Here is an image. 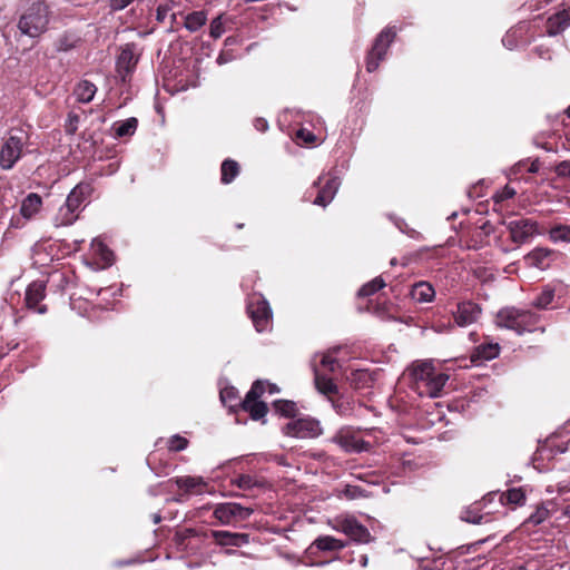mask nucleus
<instances>
[{
	"instance_id": "33",
	"label": "nucleus",
	"mask_w": 570,
	"mask_h": 570,
	"mask_svg": "<svg viewBox=\"0 0 570 570\" xmlns=\"http://www.w3.org/2000/svg\"><path fill=\"white\" fill-rule=\"evenodd\" d=\"M315 385L316 389L322 394H336L338 392L337 385L333 382L332 379H328L326 376H322L320 374H315Z\"/></svg>"
},
{
	"instance_id": "49",
	"label": "nucleus",
	"mask_w": 570,
	"mask_h": 570,
	"mask_svg": "<svg viewBox=\"0 0 570 570\" xmlns=\"http://www.w3.org/2000/svg\"><path fill=\"white\" fill-rule=\"evenodd\" d=\"M267 381L257 380L252 384V390L255 392V399H259L265 391H267Z\"/></svg>"
},
{
	"instance_id": "59",
	"label": "nucleus",
	"mask_w": 570,
	"mask_h": 570,
	"mask_svg": "<svg viewBox=\"0 0 570 570\" xmlns=\"http://www.w3.org/2000/svg\"><path fill=\"white\" fill-rule=\"evenodd\" d=\"M481 519L482 517H478V518H473V519H470V517H462V520L466 521V522H470V523H480L481 522Z\"/></svg>"
},
{
	"instance_id": "34",
	"label": "nucleus",
	"mask_w": 570,
	"mask_h": 570,
	"mask_svg": "<svg viewBox=\"0 0 570 570\" xmlns=\"http://www.w3.org/2000/svg\"><path fill=\"white\" fill-rule=\"evenodd\" d=\"M91 248L96 255H98L106 265H111L114 262L112 252L99 239H94L91 243Z\"/></svg>"
},
{
	"instance_id": "16",
	"label": "nucleus",
	"mask_w": 570,
	"mask_h": 570,
	"mask_svg": "<svg viewBox=\"0 0 570 570\" xmlns=\"http://www.w3.org/2000/svg\"><path fill=\"white\" fill-rule=\"evenodd\" d=\"M434 367L431 362H421L413 364L411 368V376L415 389L421 392L424 387V383H428L431 375L434 373Z\"/></svg>"
},
{
	"instance_id": "17",
	"label": "nucleus",
	"mask_w": 570,
	"mask_h": 570,
	"mask_svg": "<svg viewBox=\"0 0 570 570\" xmlns=\"http://www.w3.org/2000/svg\"><path fill=\"white\" fill-rule=\"evenodd\" d=\"M554 254L549 248L538 247L524 256V261L529 266L546 269L550 265V258Z\"/></svg>"
},
{
	"instance_id": "37",
	"label": "nucleus",
	"mask_w": 570,
	"mask_h": 570,
	"mask_svg": "<svg viewBox=\"0 0 570 570\" xmlns=\"http://www.w3.org/2000/svg\"><path fill=\"white\" fill-rule=\"evenodd\" d=\"M554 289L547 286L543 291L535 297L532 305L537 308L544 309L547 308L553 301Z\"/></svg>"
},
{
	"instance_id": "42",
	"label": "nucleus",
	"mask_w": 570,
	"mask_h": 570,
	"mask_svg": "<svg viewBox=\"0 0 570 570\" xmlns=\"http://www.w3.org/2000/svg\"><path fill=\"white\" fill-rule=\"evenodd\" d=\"M550 511L546 504L537 507L535 511L527 519L525 523L538 525L549 518Z\"/></svg>"
},
{
	"instance_id": "23",
	"label": "nucleus",
	"mask_w": 570,
	"mask_h": 570,
	"mask_svg": "<svg viewBox=\"0 0 570 570\" xmlns=\"http://www.w3.org/2000/svg\"><path fill=\"white\" fill-rule=\"evenodd\" d=\"M41 206V197L36 193H31L22 200L20 213L26 219H30L40 210Z\"/></svg>"
},
{
	"instance_id": "31",
	"label": "nucleus",
	"mask_w": 570,
	"mask_h": 570,
	"mask_svg": "<svg viewBox=\"0 0 570 570\" xmlns=\"http://www.w3.org/2000/svg\"><path fill=\"white\" fill-rule=\"evenodd\" d=\"M207 21V16L204 11H194L185 17V28L190 32L199 30Z\"/></svg>"
},
{
	"instance_id": "55",
	"label": "nucleus",
	"mask_w": 570,
	"mask_h": 570,
	"mask_svg": "<svg viewBox=\"0 0 570 570\" xmlns=\"http://www.w3.org/2000/svg\"><path fill=\"white\" fill-rule=\"evenodd\" d=\"M78 120H79V117L77 115L70 117V122L68 125V131L70 134L76 131Z\"/></svg>"
},
{
	"instance_id": "53",
	"label": "nucleus",
	"mask_w": 570,
	"mask_h": 570,
	"mask_svg": "<svg viewBox=\"0 0 570 570\" xmlns=\"http://www.w3.org/2000/svg\"><path fill=\"white\" fill-rule=\"evenodd\" d=\"M321 363H322V365L328 367L331 371H334V365L336 364V360L330 355H324Z\"/></svg>"
},
{
	"instance_id": "43",
	"label": "nucleus",
	"mask_w": 570,
	"mask_h": 570,
	"mask_svg": "<svg viewBox=\"0 0 570 570\" xmlns=\"http://www.w3.org/2000/svg\"><path fill=\"white\" fill-rule=\"evenodd\" d=\"M342 493L348 500H355L358 498L367 497L366 491L363 488H361L358 485H351V484L345 485Z\"/></svg>"
},
{
	"instance_id": "46",
	"label": "nucleus",
	"mask_w": 570,
	"mask_h": 570,
	"mask_svg": "<svg viewBox=\"0 0 570 570\" xmlns=\"http://www.w3.org/2000/svg\"><path fill=\"white\" fill-rule=\"evenodd\" d=\"M209 33L214 39H218L224 33V27H223V21H222L220 16L216 17L210 22Z\"/></svg>"
},
{
	"instance_id": "38",
	"label": "nucleus",
	"mask_w": 570,
	"mask_h": 570,
	"mask_svg": "<svg viewBox=\"0 0 570 570\" xmlns=\"http://www.w3.org/2000/svg\"><path fill=\"white\" fill-rule=\"evenodd\" d=\"M385 286V282L382 277H375L371 282L363 285L358 291L360 297H367L376 293L379 289Z\"/></svg>"
},
{
	"instance_id": "4",
	"label": "nucleus",
	"mask_w": 570,
	"mask_h": 570,
	"mask_svg": "<svg viewBox=\"0 0 570 570\" xmlns=\"http://www.w3.org/2000/svg\"><path fill=\"white\" fill-rule=\"evenodd\" d=\"M26 138L22 132L10 135L3 139L0 148V167L4 170L11 169L21 158Z\"/></svg>"
},
{
	"instance_id": "22",
	"label": "nucleus",
	"mask_w": 570,
	"mask_h": 570,
	"mask_svg": "<svg viewBox=\"0 0 570 570\" xmlns=\"http://www.w3.org/2000/svg\"><path fill=\"white\" fill-rule=\"evenodd\" d=\"M500 346L499 344H481L475 347L474 352L471 355V361L473 363H480L483 361H490L495 358L499 355Z\"/></svg>"
},
{
	"instance_id": "20",
	"label": "nucleus",
	"mask_w": 570,
	"mask_h": 570,
	"mask_svg": "<svg viewBox=\"0 0 570 570\" xmlns=\"http://www.w3.org/2000/svg\"><path fill=\"white\" fill-rule=\"evenodd\" d=\"M46 296V285L43 282L36 281L31 283L26 291V305L28 308H35Z\"/></svg>"
},
{
	"instance_id": "41",
	"label": "nucleus",
	"mask_w": 570,
	"mask_h": 570,
	"mask_svg": "<svg viewBox=\"0 0 570 570\" xmlns=\"http://www.w3.org/2000/svg\"><path fill=\"white\" fill-rule=\"evenodd\" d=\"M178 1L177 0H166L165 2L160 3L158 7H157V11H156V19L159 21V22H163L165 21L166 17L169 14H171V12L175 11L176 9V6H177Z\"/></svg>"
},
{
	"instance_id": "7",
	"label": "nucleus",
	"mask_w": 570,
	"mask_h": 570,
	"mask_svg": "<svg viewBox=\"0 0 570 570\" xmlns=\"http://www.w3.org/2000/svg\"><path fill=\"white\" fill-rule=\"evenodd\" d=\"M507 229L510 232L511 240L518 245L525 244L539 233L538 223L529 218H521L510 220L508 223L502 222Z\"/></svg>"
},
{
	"instance_id": "27",
	"label": "nucleus",
	"mask_w": 570,
	"mask_h": 570,
	"mask_svg": "<svg viewBox=\"0 0 570 570\" xmlns=\"http://www.w3.org/2000/svg\"><path fill=\"white\" fill-rule=\"evenodd\" d=\"M96 91L97 87L92 82L88 80H82L76 86L73 95L76 96L79 102L87 104L92 100Z\"/></svg>"
},
{
	"instance_id": "12",
	"label": "nucleus",
	"mask_w": 570,
	"mask_h": 570,
	"mask_svg": "<svg viewBox=\"0 0 570 570\" xmlns=\"http://www.w3.org/2000/svg\"><path fill=\"white\" fill-rule=\"evenodd\" d=\"M273 312L268 302L259 296L256 308L252 309V323L257 332L271 331L273 326Z\"/></svg>"
},
{
	"instance_id": "28",
	"label": "nucleus",
	"mask_w": 570,
	"mask_h": 570,
	"mask_svg": "<svg viewBox=\"0 0 570 570\" xmlns=\"http://www.w3.org/2000/svg\"><path fill=\"white\" fill-rule=\"evenodd\" d=\"M347 380L351 385L357 390L371 386L374 381L372 373L367 370L353 371Z\"/></svg>"
},
{
	"instance_id": "56",
	"label": "nucleus",
	"mask_w": 570,
	"mask_h": 570,
	"mask_svg": "<svg viewBox=\"0 0 570 570\" xmlns=\"http://www.w3.org/2000/svg\"><path fill=\"white\" fill-rule=\"evenodd\" d=\"M481 229L487 234V235H490L491 233L494 232V228L492 226V224L487 220L483 223V225L481 226Z\"/></svg>"
},
{
	"instance_id": "14",
	"label": "nucleus",
	"mask_w": 570,
	"mask_h": 570,
	"mask_svg": "<svg viewBox=\"0 0 570 570\" xmlns=\"http://www.w3.org/2000/svg\"><path fill=\"white\" fill-rule=\"evenodd\" d=\"M138 58L131 45H127L120 52L117 60V69L124 81L136 67Z\"/></svg>"
},
{
	"instance_id": "61",
	"label": "nucleus",
	"mask_w": 570,
	"mask_h": 570,
	"mask_svg": "<svg viewBox=\"0 0 570 570\" xmlns=\"http://www.w3.org/2000/svg\"><path fill=\"white\" fill-rule=\"evenodd\" d=\"M153 520H154V523H155V524L159 523V522H160V520H161L160 514H154Z\"/></svg>"
},
{
	"instance_id": "21",
	"label": "nucleus",
	"mask_w": 570,
	"mask_h": 570,
	"mask_svg": "<svg viewBox=\"0 0 570 570\" xmlns=\"http://www.w3.org/2000/svg\"><path fill=\"white\" fill-rule=\"evenodd\" d=\"M570 26V17L566 11L558 12L547 20V32L557 36Z\"/></svg>"
},
{
	"instance_id": "26",
	"label": "nucleus",
	"mask_w": 570,
	"mask_h": 570,
	"mask_svg": "<svg viewBox=\"0 0 570 570\" xmlns=\"http://www.w3.org/2000/svg\"><path fill=\"white\" fill-rule=\"evenodd\" d=\"M411 295L420 303H428L433 299L435 291L429 283L419 282L413 286Z\"/></svg>"
},
{
	"instance_id": "9",
	"label": "nucleus",
	"mask_w": 570,
	"mask_h": 570,
	"mask_svg": "<svg viewBox=\"0 0 570 570\" xmlns=\"http://www.w3.org/2000/svg\"><path fill=\"white\" fill-rule=\"evenodd\" d=\"M332 441L341 446L347 453H361L368 451L370 443L365 442L346 429H341L333 438Z\"/></svg>"
},
{
	"instance_id": "2",
	"label": "nucleus",
	"mask_w": 570,
	"mask_h": 570,
	"mask_svg": "<svg viewBox=\"0 0 570 570\" xmlns=\"http://www.w3.org/2000/svg\"><path fill=\"white\" fill-rule=\"evenodd\" d=\"M538 322L539 316L535 313L515 307L502 308L497 315L499 326L512 330L519 335L532 332Z\"/></svg>"
},
{
	"instance_id": "63",
	"label": "nucleus",
	"mask_w": 570,
	"mask_h": 570,
	"mask_svg": "<svg viewBox=\"0 0 570 570\" xmlns=\"http://www.w3.org/2000/svg\"><path fill=\"white\" fill-rule=\"evenodd\" d=\"M176 18H177V12H176V11L171 12V14H170L171 26H173V24H174V22L176 21Z\"/></svg>"
},
{
	"instance_id": "15",
	"label": "nucleus",
	"mask_w": 570,
	"mask_h": 570,
	"mask_svg": "<svg viewBox=\"0 0 570 570\" xmlns=\"http://www.w3.org/2000/svg\"><path fill=\"white\" fill-rule=\"evenodd\" d=\"M346 547V543L331 535H320L308 547L309 554H316L318 551L334 552Z\"/></svg>"
},
{
	"instance_id": "18",
	"label": "nucleus",
	"mask_w": 570,
	"mask_h": 570,
	"mask_svg": "<svg viewBox=\"0 0 570 570\" xmlns=\"http://www.w3.org/2000/svg\"><path fill=\"white\" fill-rule=\"evenodd\" d=\"M90 187L86 184L77 185L68 195L65 205L79 215L80 207L89 195Z\"/></svg>"
},
{
	"instance_id": "13",
	"label": "nucleus",
	"mask_w": 570,
	"mask_h": 570,
	"mask_svg": "<svg viewBox=\"0 0 570 570\" xmlns=\"http://www.w3.org/2000/svg\"><path fill=\"white\" fill-rule=\"evenodd\" d=\"M481 314V307L473 302H461L453 312L454 321L459 326H468L478 321Z\"/></svg>"
},
{
	"instance_id": "54",
	"label": "nucleus",
	"mask_w": 570,
	"mask_h": 570,
	"mask_svg": "<svg viewBox=\"0 0 570 570\" xmlns=\"http://www.w3.org/2000/svg\"><path fill=\"white\" fill-rule=\"evenodd\" d=\"M255 128L262 132H264L268 128V124L263 118H257L255 120Z\"/></svg>"
},
{
	"instance_id": "1",
	"label": "nucleus",
	"mask_w": 570,
	"mask_h": 570,
	"mask_svg": "<svg viewBox=\"0 0 570 570\" xmlns=\"http://www.w3.org/2000/svg\"><path fill=\"white\" fill-rule=\"evenodd\" d=\"M49 20V6L45 1H36L20 16L18 29L22 35L36 38L47 30Z\"/></svg>"
},
{
	"instance_id": "48",
	"label": "nucleus",
	"mask_w": 570,
	"mask_h": 570,
	"mask_svg": "<svg viewBox=\"0 0 570 570\" xmlns=\"http://www.w3.org/2000/svg\"><path fill=\"white\" fill-rule=\"evenodd\" d=\"M296 137L298 139H302L305 144H308V145L313 144L316 140V136L313 132H311L304 128L297 130Z\"/></svg>"
},
{
	"instance_id": "44",
	"label": "nucleus",
	"mask_w": 570,
	"mask_h": 570,
	"mask_svg": "<svg viewBox=\"0 0 570 570\" xmlns=\"http://www.w3.org/2000/svg\"><path fill=\"white\" fill-rule=\"evenodd\" d=\"M76 39L71 35H63L56 41V49L58 51H68L73 48Z\"/></svg>"
},
{
	"instance_id": "47",
	"label": "nucleus",
	"mask_w": 570,
	"mask_h": 570,
	"mask_svg": "<svg viewBox=\"0 0 570 570\" xmlns=\"http://www.w3.org/2000/svg\"><path fill=\"white\" fill-rule=\"evenodd\" d=\"M554 171L560 177H570V160H563L559 163L556 166Z\"/></svg>"
},
{
	"instance_id": "19",
	"label": "nucleus",
	"mask_w": 570,
	"mask_h": 570,
	"mask_svg": "<svg viewBox=\"0 0 570 570\" xmlns=\"http://www.w3.org/2000/svg\"><path fill=\"white\" fill-rule=\"evenodd\" d=\"M449 376L443 373H434L429 379L428 383H424V387L421 390V395H428L430 397H438L443 386L445 385Z\"/></svg>"
},
{
	"instance_id": "32",
	"label": "nucleus",
	"mask_w": 570,
	"mask_h": 570,
	"mask_svg": "<svg viewBox=\"0 0 570 570\" xmlns=\"http://www.w3.org/2000/svg\"><path fill=\"white\" fill-rule=\"evenodd\" d=\"M239 174V166L232 159L223 161L220 167V180L223 184H229Z\"/></svg>"
},
{
	"instance_id": "6",
	"label": "nucleus",
	"mask_w": 570,
	"mask_h": 570,
	"mask_svg": "<svg viewBox=\"0 0 570 570\" xmlns=\"http://www.w3.org/2000/svg\"><path fill=\"white\" fill-rule=\"evenodd\" d=\"M238 392L234 386L223 385L220 383V401L222 403L229 409L230 412L236 415V423L245 424L247 417H240V413H247L249 411V391L245 394L244 399L240 402L238 400Z\"/></svg>"
},
{
	"instance_id": "25",
	"label": "nucleus",
	"mask_w": 570,
	"mask_h": 570,
	"mask_svg": "<svg viewBox=\"0 0 570 570\" xmlns=\"http://www.w3.org/2000/svg\"><path fill=\"white\" fill-rule=\"evenodd\" d=\"M213 537L222 546H227V544L240 546V544L247 542L248 535L246 533H232L228 531H215V532H213Z\"/></svg>"
},
{
	"instance_id": "5",
	"label": "nucleus",
	"mask_w": 570,
	"mask_h": 570,
	"mask_svg": "<svg viewBox=\"0 0 570 570\" xmlns=\"http://www.w3.org/2000/svg\"><path fill=\"white\" fill-rule=\"evenodd\" d=\"M395 36L396 32L392 28H385L377 35L366 57V70L368 72H373L379 68L380 61L384 58Z\"/></svg>"
},
{
	"instance_id": "45",
	"label": "nucleus",
	"mask_w": 570,
	"mask_h": 570,
	"mask_svg": "<svg viewBox=\"0 0 570 570\" xmlns=\"http://www.w3.org/2000/svg\"><path fill=\"white\" fill-rule=\"evenodd\" d=\"M188 441L187 439L180 435H174L168 441V448L171 451H183L187 448Z\"/></svg>"
},
{
	"instance_id": "62",
	"label": "nucleus",
	"mask_w": 570,
	"mask_h": 570,
	"mask_svg": "<svg viewBox=\"0 0 570 570\" xmlns=\"http://www.w3.org/2000/svg\"><path fill=\"white\" fill-rule=\"evenodd\" d=\"M37 312H38L39 314H45V313L47 312V307H46L45 305H42V306H40V307H38V308H37Z\"/></svg>"
},
{
	"instance_id": "10",
	"label": "nucleus",
	"mask_w": 570,
	"mask_h": 570,
	"mask_svg": "<svg viewBox=\"0 0 570 570\" xmlns=\"http://www.w3.org/2000/svg\"><path fill=\"white\" fill-rule=\"evenodd\" d=\"M214 515L222 523H230L245 520L249 515V509L235 502H226L215 507Z\"/></svg>"
},
{
	"instance_id": "60",
	"label": "nucleus",
	"mask_w": 570,
	"mask_h": 570,
	"mask_svg": "<svg viewBox=\"0 0 570 570\" xmlns=\"http://www.w3.org/2000/svg\"><path fill=\"white\" fill-rule=\"evenodd\" d=\"M563 515L570 520V504L563 509Z\"/></svg>"
},
{
	"instance_id": "64",
	"label": "nucleus",
	"mask_w": 570,
	"mask_h": 570,
	"mask_svg": "<svg viewBox=\"0 0 570 570\" xmlns=\"http://www.w3.org/2000/svg\"><path fill=\"white\" fill-rule=\"evenodd\" d=\"M248 482L247 478L246 476H242L240 478V485L242 487H245V484Z\"/></svg>"
},
{
	"instance_id": "30",
	"label": "nucleus",
	"mask_w": 570,
	"mask_h": 570,
	"mask_svg": "<svg viewBox=\"0 0 570 570\" xmlns=\"http://www.w3.org/2000/svg\"><path fill=\"white\" fill-rule=\"evenodd\" d=\"M77 218L78 214L63 204L56 214L53 224L56 227L69 226L72 225Z\"/></svg>"
},
{
	"instance_id": "39",
	"label": "nucleus",
	"mask_w": 570,
	"mask_h": 570,
	"mask_svg": "<svg viewBox=\"0 0 570 570\" xmlns=\"http://www.w3.org/2000/svg\"><path fill=\"white\" fill-rule=\"evenodd\" d=\"M501 500H505L511 504L522 505L525 501V494L521 488H513L502 493Z\"/></svg>"
},
{
	"instance_id": "51",
	"label": "nucleus",
	"mask_w": 570,
	"mask_h": 570,
	"mask_svg": "<svg viewBox=\"0 0 570 570\" xmlns=\"http://www.w3.org/2000/svg\"><path fill=\"white\" fill-rule=\"evenodd\" d=\"M515 196V190L509 185L504 186L502 191L498 195V202H503Z\"/></svg>"
},
{
	"instance_id": "36",
	"label": "nucleus",
	"mask_w": 570,
	"mask_h": 570,
	"mask_svg": "<svg viewBox=\"0 0 570 570\" xmlns=\"http://www.w3.org/2000/svg\"><path fill=\"white\" fill-rule=\"evenodd\" d=\"M137 119L131 117L124 121L116 124L115 131L118 137L131 136L137 128Z\"/></svg>"
},
{
	"instance_id": "11",
	"label": "nucleus",
	"mask_w": 570,
	"mask_h": 570,
	"mask_svg": "<svg viewBox=\"0 0 570 570\" xmlns=\"http://www.w3.org/2000/svg\"><path fill=\"white\" fill-rule=\"evenodd\" d=\"M323 177L320 176L317 180L313 183L314 188H318V194L316 198L313 200L314 205L326 207L335 197L341 180L338 177L333 176L328 178L324 185H322Z\"/></svg>"
},
{
	"instance_id": "52",
	"label": "nucleus",
	"mask_w": 570,
	"mask_h": 570,
	"mask_svg": "<svg viewBox=\"0 0 570 570\" xmlns=\"http://www.w3.org/2000/svg\"><path fill=\"white\" fill-rule=\"evenodd\" d=\"M134 0H110V7L112 10L118 11L125 9Z\"/></svg>"
},
{
	"instance_id": "24",
	"label": "nucleus",
	"mask_w": 570,
	"mask_h": 570,
	"mask_svg": "<svg viewBox=\"0 0 570 570\" xmlns=\"http://www.w3.org/2000/svg\"><path fill=\"white\" fill-rule=\"evenodd\" d=\"M175 483L187 493H199L205 485L204 479L199 476L176 478Z\"/></svg>"
},
{
	"instance_id": "35",
	"label": "nucleus",
	"mask_w": 570,
	"mask_h": 570,
	"mask_svg": "<svg viewBox=\"0 0 570 570\" xmlns=\"http://www.w3.org/2000/svg\"><path fill=\"white\" fill-rule=\"evenodd\" d=\"M268 411L267 403L255 399V392L252 390V420L257 421L264 419Z\"/></svg>"
},
{
	"instance_id": "3",
	"label": "nucleus",
	"mask_w": 570,
	"mask_h": 570,
	"mask_svg": "<svg viewBox=\"0 0 570 570\" xmlns=\"http://www.w3.org/2000/svg\"><path fill=\"white\" fill-rule=\"evenodd\" d=\"M286 436L297 439H314L322 434V428L317 420L304 416L289 421L282 428Z\"/></svg>"
},
{
	"instance_id": "8",
	"label": "nucleus",
	"mask_w": 570,
	"mask_h": 570,
	"mask_svg": "<svg viewBox=\"0 0 570 570\" xmlns=\"http://www.w3.org/2000/svg\"><path fill=\"white\" fill-rule=\"evenodd\" d=\"M336 529L356 543H370L374 540L368 529L353 517L337 521Z\"/></svg>"
},
{
	"instance_id": "29",
	"label": "nucleus",
	"mask_w": 570,
	"mask_h": 570,
	"mask_svg": "<svg viewBox=\"0 0 570 570\" xmlns=\"http://www.w3.org/2000/svg\"><path fill=\"white\" fill-rule=\"evenodd\" d=\"M273 407L276 413L285 417L294 420L298 415V406L291 400H276L273 402Z\"/></svg>"
},
{
	"instance_id": "40",
	"label": "nucleus",
	"mask_w": 570,
	"mask_h": 570,
	"mask_svg": "<svg viewBox=\"0 0 570 570\" xmlns=\"http://www.w3.org/2000/svg\"><path fill=\"white\" fill-rule=\"evenodd\" d=\"M553 242H570V225H557L550 229Z\"/></svg>"
},
{
	"instance_id": "50",
	"label": "nucleus",
	"mask_w": 570,
	"mask_h": 570,
	"mask_svg": "<svg viewBox=\"0 0 570 570\" xmlns=\"http://www.w3.org/2000/svg\"><path fill=\"white\" fill-rule=\"evenodd\" d=\"M333 407L341 415H347L351 411L350 404L340 400L333 401Z\"/></svg>"
},
{
	"instance_id": "58",
	"label": "nucleus",
	"mask_w": 570,
	"mask_h": 570,
	"mask_svg": "<svg viewBox=\"0 0 570 570\" xmlns=\"http://www.w3.org/2000/svg\"><path fill=\"white\" fill-rule=\"evenodd\" d=\"M539 168H540V164H539V161H538V160H534V161L530 165V167H529L528 171H529V173H531V174H535V173H538V171H539Z\"/></svg>"
},
{
	"instance_id": "57",
	"label": "nucleus",
	"mask_w": 570,
	"mask_h": 570,
	"mask_svg": "<svg viewBox=\"0 0 570 570\" xmlns=\"http://www.w3.org/2000/svg\"><path fill=\"white\" fill-rule=\"evenodd\" d=\"M266 386L269 394H275L279 392V387L276 384L269 383L268 381Z\"/></svg>"
}]
</instances>
